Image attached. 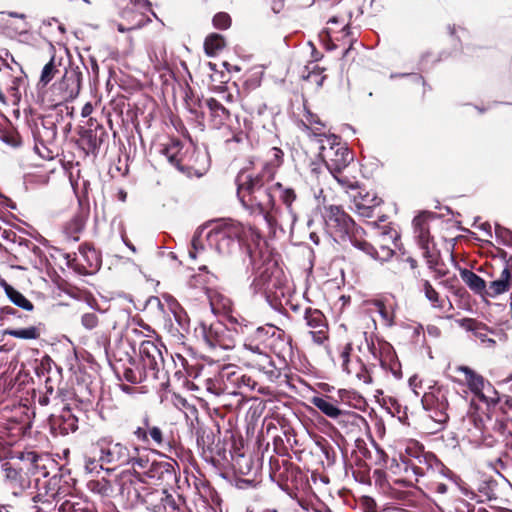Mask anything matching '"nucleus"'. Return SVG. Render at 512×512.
Masks as SVG:
<instances>
[{
    "label": "nucleus",
    "mask_w": 512,
    "mask_h": 512,
    "mask_svg": "<svg viewBox=\"0 0 512 512\" xmlns=\"http://www.w3.org/2000/svg\"><path fill=\"white\" fill-rule=\"evenodd\" d=\"M457 371L462 373L469 389L484 403L498 399V392L485 379L468 366H459Z\"/></svg>",
    "instance_id": "9b49d317"
},
{
    "label": "nucleus",
    "mask_w": 512,
    "mask_h": 512,
    "mask_svg": "<svg viewBox=\"0 0 512 512\" xmlns=\"http://www.w3.org/2000/svg\"><path fill=\"white\" fill-rule=\"evenodd\" d=\"M162 154L179 170H183L184 165L189 162L187 160V150L183 151V146L179 140H171V142L162 149Z\"/></svg>",
    "instance_id": "6ab92c4d"
},
{
    "label": "nucleus",
    "mask_w": 512,
    "mask_h": 512,
    "mask_svg": "<svg viewBox=\"0 0 512 512\" xmlns=\"http://www.w3.org/2000/svg\"><path fill=\"white\" fill-rule=\"evenodd\" d=\"M447 485L444 484V483H437L436 484V487H435V490L438 492V493H441V494H444L447 492Z\"/></svg>",
    "instance_id": "bf43d9fd"
},
{
    "label": "nucleus",
    "mask_w": 512,
    "mask_h": 512,
    "mask_svg": "<svg viewBox=\"0 0 512 512\" xmlns=\"http://www.w3.org/2000/svg\"><path fill=\"white\" fill-rule=\"evenodd\" d=\"M139 356L141 367H125L124 378L131 383H141L148 378L158 379L164 367L161 348L154 341L145 340L140 344Z\"/></svg>",
    "instance_id": "39448f33"
},
{
    "label": "nucleus",
    "mask_w": 512,
    "mask_h": 512,
    "mask_svg": "<svg viewBox=\"0 0 512 512\" xmlns=\"http://www.w3.org/2000/svg\"><path fill=\"white\" fill-rule=\"evenodd\" d=\"M464 283L475 293L486 296V282L476 273L464 269L460 273Z\"/></svg>",
    "instance_id": "a878e982"
},
{
    "label": "nucleus",
    "mask_w": 512,
    "mask_h": 512,
    "mask_svg": "<svg viewBox=\"0 0 512 512\" xmlns=\"http://www.w3.org/2000/svg\"><path fill=\"white\" fill-rule=\"evenodd\" d=\"M473 331L474 336L487 347H493L495 345V340L490 337V334H494V332L489 330L486 326L477 325L473 328Z\"/></svg>",
    "instance_id": "ea45409f"
},
{
    "label": "nucleus",
    "mask_w": 512,
    "mask_h": 512,
    "mask_svg": "<svg viewBox=\"0 0 512 512\" xmlns=\"http://www.w3.org/2000/svg\"><path fill=\"white\" fill-rule=\"evenodd\" d=\"M272 153H273L274 159L279 163L283 156V152L280 149L274 147V148H272Z\"/></svg>",
    "instance_id": "4d7b16f0"
},
{
    "label": "nucleus",
    "mask_w": 512,
    "mask_h": 512,
    "mask_svg": "<svg viewBox=\"0 0 512 512\" xmlns=\"http://www.w3.org/2000/svg\"><path fill=\"white\" fill-rule=\"evenodd\" d=\"M94 454L100 456L102 464H106L107 472L129 465L132 459L131 449L112 437H102L94 445Z\"/></svg>",
    "instance_id": "6e6552de"
},
{
    "label": "nucleus",
    "mask_w": 512,
    "mask_h": 512,
    "mask_svg": "<svg viewBox=\"0 0 512 512\" xmlns=\"http://www.w3.org/2000/svg\"><path fill=\"white\" fill-rule=\"evenodd\" d=\"M423 289L426 298L432 304L434 308L443 309L445 299H441L439 297V293L433 288L429 281H425L423 284Z\"/></svg>",
    "instance_id": "4c0bfd02"
},
{
    "label": "nucleus",
    "mask_w": 512,
    "mask_h": 512,
    "mask_svg": "<svg viewBox=\"0 0 512 512\" xmlns=\"http://www.w3.org/2000/svg\"><path fill=\"white\" fill-rule=\"evenodd\" d=\"M222 330L221 324L207 326L204 323L195 329L197 337L201 338L210 348L226 347L223 336L220 334Z\"/></svg>",
    "instance_id": "a211bd4d"
},
{
    "label": "nucleus",
    "mask_w": 512,
    "mask_h": 512,
    "mask_svg": "<svg viewBox=\"0 0 512 512\" xmlns=\"http://www.w3.org/2000/svg\"><path fill=\"white\" fill-rule=\"evenodd\" d=\"M368 349L375 360H379L384 368L388 359L392 357V346L385 341L368 343Z\"/></svg>",
    "instance_id": "393cba45"
},
{
    "label": "nucleus",
    "mask_w": 512,
    "mask_h": 512,
    "mask_svg": "<svg viewBox=\"0 0 512 512\" xmlns=\"http://www.w3.org/2000/svg\"><path fill=\"white\" fill-rule=\"evenodd\" d=\"M480 228L484 230L489 236H491V225L489 223H482Z\"/></svg>",
    "instance_id": "680f3d73"
},
{
    "label": "nucleus",
    "mask_w": 512,
    "mask_h": 512,
    "mask_svg": "<svg viewBox=\"0 0 512 512\" xmlns=\"http://www.w3.org/2000/svg\"><path fill=\"white\" fill-rule=\"evenodd\" d=\"M62 85L66 86V91L64 95V99H74L78 96L81 89V77L80 74L72 72L70 74H66Z\"/></svg>",
    "instance_id": "cd10ccee"
},
{
    "label": "nucleus",
    "mask_w": 512,
    "mask_h": 512,
    "mask_svg": "<svg viewBox=\"0 0 512 512\" xmlns=\"http://www.w3.org/2000/svg\"><path fill=\"white\" fill-rule=\"evenodd\" d=\"M164 299L166 301L168 309L173 314L176 322L179 324L181 328L185 329L188 325L186 312L183 310V308L180 306L177 300L172 296H164Z\"/></svg>",
    "instance_id": "c756f323"
},
{
    "label": "nucleus",
    "mask_w": 512,
    "mask_h": 512,
    "mask_svg": "<svg viewBox=\"0 0 512 512\" xmlns=\"http://www.w3.org/2000/svg\"><path fill=\"white\" fill-rule=\"evenodd\" d=\"M4 291L9 298V300L19 308H22L26 311H32L34 306L30 300H28L21 292L16 290L11 285L6 282L3 283Z\"/></svg>",
    "instance_id": "bb28decb"
},
{
    "label": "nucleus",
    "mask_w": 512,
    "mask_h": 512,
    "mask_svg": "<svg viewBox=\"0 0 512 512\" xmlns=\"http://www.w3.org/2000/svg\"><path fill=\"white\" fill-rule=\"evenodd\" d=\"M319 156L331 174L340 173L352 161L349 149L333 134L319 138Z\"/></svg>",
    "instance_id": "423d86ee"
},
{
    "label": "nucleus",
    "mask_w": 512,
    "mask_h": 512,
    "mask_svg": "<svg viewBox=\"0 0 512 512\" xmlns=\"http://www.w3.org/2000/svg\"><path fill=\"white\" fill-rule=\"evenodd\" d=\"M452 397L465 403V400L442 386L430 387L429 391L425 392L422 396L421 401L424 409L429 412L431 419L441 428L449 419V400Z\"/></svg>",
    "instance_id": "0eeeda50"
},
{
    "label": "nucleus",
    "mask_w": 512,
    "mask_h": 512,
    "mask_svg": "<svg viewBox=\"0 0 512 512\" xmlns=\"http://www.w3.org/2000/svg\"><path fill=\"white\" fill-rule=\"evenodd\" d=\"M37 485L41 486L39 492L32 497L33 502L51 503L56 495V490L51 488L52 480H44L43 482L37 480Z\"/></svg>",
    "instance_id": "7c9ffc66"
},
{
    "label": "nucleus",
    "mask_w": 512,
    "mask_h": 512,
    "mask_svg": "<svg viewBox=\"0 0 512 512\" xmlns=\"http://www.w3.org/2000/svg\"><path fill=\"white\" fill-rule=\"evenodd\" d=\"M42 334V324L18 329H6L3 335H9L21 340H37Z\"/></svg>",
    "instance_id": "5701e85b"
},
{
    "label": "nucleus",
    "mask_w": 512,
    "mask_h": 512,
    "mask_svg": "<svg viewBox=\"0 0 512 512\" xmlns=\"http://www.w3.org/2000/svg\"><path fill=\"white\" fill-rule=\"evenodd\" d=\"M273 170L265 166L261 173L251 174L240 172L236 178L237 196L243 207L252 214L260 215L269 224H277L273 214L275 201L272 195V186L267 182L273 178Z\"/></svg>",
    "instance_id": "f03ea898"
},
{
    "label": "nucleus",
    "mask_w": 512,
    "mask_h": 512,
    "mask_svg": "<svg viewBox=\"0 0 512 512\" xmlns=\"http://www.w3.org/2000/svg\"><path fill=\"white\" fill-rule=\"evenodd\" d=\"M268 346L263 345L259 342H256L247 337L243 344V359L246 361V357H251V355L260 354L266 352V348Z\"/></svg>",
    "instance_id": "58836bf2"
},
{
    "label": "nucleus",
    "mask_w": 512,
    "mask_h": 512,
    "mask_svg": "<svg viewBox=\"0 0 512 512\" xmlns=\"http://www.w3.org/2000/svg\"><path fill=\"white\" fill-rule=\"evenodd\" d=\"M56 66L54 64V59L52 58L42 69L40 81L44 85L48 84L54 77L56 72Z\"/></svg>",
    "instance_id": "c03bdc74"
},
{
    "label": "nucleus",
    "mask_w": 512,
    "mask_h": 512,
    "mask_svg": "<svg viewBox=\"0 0 512 512\" xmlns=\"http://www.w3.org/2000/svg\"><path fill=\"white\" fill-rule=\"evenodd\" d=\"M305 119L303 120V124L307 129L312 130L315 136H318L319 138H323L324 135H326L324 130V124L321 122L320 118L311 113L310 111H307L305 114Z\"/></svg>",
    "instance_id": "72a5a7b5"
},
{
    "label": "nucleus",
    "mask_w": 512,
    "mask_h": 512,
    "mask_svg": "<svg viewBox=\"0 0 512 512\" xmlns=\"http://www.w3.org/2000/svg\"><path fill=\"white\" fill-rule=\"evenodd\" d=\"M168 464L163 462H150V466L146 469L144 475L151 479H160L164 472L168 471Z\"/></svg>",
    "instance_id": "a19ab883"
},
{
    "label": "nucleus",
    "mask_w": 512,
    "mask_h": 512,
    "mask_svg": "<svg viewBox=\"0 0 512 512\" xmlns=\"http://www.w3.org/2000/svg\"><path fill=\"white\" fill-rule=\"evenodd\" d=\"M512 381V375L506 382ZM512 388V384H511ZM486 410L471 409L464 418V424L475 440L492 436L493 433L507 439L512 436V419L508 413L512 411V397L503 395L494 402H485Z\"/></svg>",
    "instance_id": "7ed1b4c3"
},
{
    "label": "nucleus",
    "mask_w": 512,
    "mask_h": 512,
    "mask_svg": "<svg viewBox=\"0 0 512 512\" xmlns=\"http://www.w3.org/2000/svg\"><path fill=\"white\" fill-rule=\"evenodd\" d=\"M81 323L86 329L91 330L98 325V316L93 312L86 313L82 316Z\"/></svg>",
    "instance_id": "09e8293b"
},
{
    "label": "nucleus",
    "mask_w": 512,
    "mask_h": 512,
    "mask_svg": "<svg viewBox=\"0 0 512 512\" xmlns=\"http://www.w3.org/2000/svg\"><path fill=\"white\" fill-rule=\"evenodd\" d=\"M495 233L498 238L502 240L505 245L512 246V232L507 228L496 224Z\"/></svg>",
    "instance_id": "de8ad7c7"
},
{
    "label": "nucleus",
    "mask_w": 512,
    "mask_h": 512,
    "mask_svg": "<svg viewBox=\"0 0 512 512\" xmlns=\"http://www.w3.org/2000/svg\"><path fill=\"white\" fill-rule=\"evenodd\" d=\"M244 235V225L231 218L207 221L196 230L188 255L193 260L208 261V247L221 257L232 258L241 253Z\"/></svg>",
    "instance_id": "f257e3e1"
},
{
    "label": "nucleus",
    "mask_w": 512,
    "mask_h": 512,
    "mask_svg": "<svg viewBox=\"0 0 512 512\" xmlns=\"http://www.w3.org/2000/svg\"><path fill=\"white\" fill-rule=\"evenodd\" d=\"M15 251L35 268H41L45 264L46 259L42 249L33 241L20 239Z\"/></svg>",
    "instance_id": "dca6fc26"
},
{
    "label": "nucleus",
    "mask_w": 512,
    "mask_h": 512,
    "mask_svg": "<svg viewBox=\"0 0 512 512\" xmlns=\"http://www.w3.org/2000/svg\"><path fill=\"white\" fill-rule=\"evenodd\" d=\"M228 378L236 384L238 387H248L250 389H254L256 382L251 379V377L246 375H238L236 372L227 373Z\"/></svg>",
    "instance_id": "79ce46f5"
},
{
    "label": "nucleus",
    "mask_w": 512,
    "mask_h": 512,
    "mask_svg": "<svg viewBox=\"0 0 512 512\" xmlns=\"http://www.w3.org/2000/svg\"><path fill=\"white\" fill-rule=\"evenodd\" d=\"M131 452H132V459H131V462L129 463V465L132 466V468L134 469V471H142L143 473H145L146 469L148 468V466H150V459L147 455H140L139 454V451H138V448H133L131 449Z\"/></svg>",
    "instance_id": "e433bc0d"
},
{
    "label": "nucleus",
    "mask_w": 512,
    "mask_h": 512,
    "mask_svg": "<svg viewBox=\"0 0 512 512\" xmlns=\"http://www.w3.org/2000/svg\"><path fill=\"white\" fill-rule=\"evenodd\" d=\"M3 14H7L8 16H10V17H14V18H19V19H21V20H23V21H24V20H25V18H26L25 14L17 13V12H11V11H9V12H3Z\"/></svg>",
    "instance_id": "13d9d810"
},
{
    "label": "nucleus",
    "mask_w": 512,
    "mask_h": 512,
    "mask_svg": "<svg viewBox=\"0 0 512 512\" xmlns=\"http://www.w3.org/2000/svg\"><path fill=\"white\" fill-rule=\"evenodd\" d=\"M412 470H413L414 474L417 475V476L418 475H423V471H422V469L420 467L413 466Z\"/></svg>",
    "instance_id": "e2e57ef3"
},
{
    "label": "nucleus",
    "mask_w": 512,
    "mask_h": 512,
    "mask_svg": "<svg viewBox=\"0 0 512 512\" xmlns=\"http://www.w3.org/2000/svg\"><path fill=\"white\" fill-rule=\"evenodd\" d=\"M355 205L359 210H369L373 207L380 205L381 199L377 197L374 192L358 191L357 195H354Z\"/></svg>",
    "instance_id": "c85d7f7f"
},
{
    "label": "nucleus",
    "mask_w": 512,
    "mask_h": 512,
    "mask_svg": "<svg viewBox=\"0 0 512 512\" xmlns=\"http://www.w3.org/2000/svg\"><path fill=\"white\" fill-rule=\"evenodd\" d=\"M148 435L157 445H161L163 443L162 431L160 428L156 426L150 428Z\"/></svg>",
    "instance_id": "3c124183"
},
{
    "label": "nucleus",
    "mask_w": 512,
    "mask_h": 512,
    "mask_svg": "<svg viewBox=\"0 0 512 512\" xmlns=\"http://www.w3.org/2000/svg\"><path fill=\"white\" fill-rule=\"evenodd\" d=\"M511 273L510 270L505 267L498 279L490 282L489 286H486V296L490 298H496L497 296L507 292L510 288Z\"/></svg>",
    "instance_id": "4be33fe9"
},
{
    "label": "nucleus",
    "mask_w": 512,
    "mask_h": 512,
    "mask_svg": "<svg viewBox=\"0 0 512 512\" xmlns=\"http://www.w3.org/2000/svg\"><path fill=\"white\" fill-rule=\"evenodd\" d=\"M65 264L81 273H92L99 269L101 259L98 252L87 244L80 245L78 253H64L57 250Z\"/></svg>",
    "instance_id": "9d476101"
},
{
    "label": "nucleus",
    "mask_w": 512,
    "mask_h": 512,
    "mask_svg": "<svg viewBox=\"0 0 512 512\" xmlns=\"http://www.w3.org/2000/svg\"><path fill=\"white\" fill-rule=\"evenodd\" d=\"M310 401L317 409L329 418L337 419L342 414V411L331 401L330 397L324 398L314 396Z\"/></svg>",
    "instance_id": "b1692460"
},
{
    "label": "nucleus",
    "mask_w": 512,
    "mask_h": 512,
    "mask_svg": "<svg viewBox=\"0 0 512 512\" xmlns=\"http://www.w3.org/2000/svg\"><path fill=\"white\" fill-rule=\"evenodd\" d=\"M224 98L228 102H231L233 100V96L231 94H227Z\"/></svg>",
    "instance_id": "69168bd1"
},
{
    "label": "nucleus",
    "mask_w": 512,
    "mask_h": 512,
    "mask_svg": "<svg viewBox=\"0 0 512 512\" xmlns=\"http://www.w3.org/2000/svg\"><path fill=\"white\" fill-rule=\"evenodd\" d=\"M139 6H145L148 4V0H133Z\"/></svg>",
    "instance_id": "0e129e2a"
},
{
    "label": "nucleus",
    "mask_w": 512,
    "mask_h": 512,
    "mask_svg": "<svg viewBox=\"0 0 512 512\" xmlns=\"http://www.w3.org/2000/svg\"><path fill=\"white\" fill-rule=\"evenodd\" d=\"M338 174L339 173H334L332 175L341 186L352 189L355 188L354 184L347 177H340Z\"/></svg>",
    "instance_id": "603ef678"
},
{
    "label": "nucleus",
    "mask_w": 512,
    "mask_h": 512,
    "mask_svg": "<svg viewBox=\"0 0 512 512\" xmlns=\"http://www.w3.org/2000/svg\"><path fill=\"white\" fill-rule=\"evenodd\" d=\"M104 466H106V464H102L100 456H97L96 454L94 457L87 458L85 461V469L89 473H98L100 470L104 469Z\"/></svg>",
    "instance_id": "a18cd8bd"
},
{
    "label": "nucleus",
    "mask_w": 512,
    "mask_h": 512,
    "mask_svg": "<svg viewBox=\"0 0 512 512\" xmlns=\"http://www.w3.org/2000/svg\"><path fill=\"white\" fill-rule=\"evenodd\" d=\"M83 229L84 221L82 220V218L74 217L65 225L64 233L67 239L72 241H78L79 234L83 231Z\"/></svg>",
    "instance_id": "f704fd0d"
},
{
    "label": "nucleus",
    "mask_w": 512,
    "mask_h": 512,
    "mask_svg": "<svg viewBox=\"0 0 512 512\" xmlns=\"http://www.w3.org/2000/svg\"><path fill=\"white\" fill-rule=\"evenodd\" d=\"M26 85L22 71H15L3 60H0V102H11L16 105L21 99V89Z\"/></svg>",
    "instance_id": "1a4fd4ad"
},
{
    "label": "nucleus",
    "mask_w": 512,
    "mask_h": 512,
    "mask_svg": "<svg viewBox=\"0 0 512 512\" xmlns=\"http://www.w3.org/2000/svg\"><path fill=\"white\" fill-rule=\"evenodd\" d=\"M277 287V281L270 273H268V269L263 270L260 274L253 280L251 284V289L254 293H263L267 299L270 301L271 295L274 293V289Z\"/></svg>",
    "instance_id": "aec40b11"
},
{
    "label": "nucleus",
    "mask_w": 512,
    "mask_h": 512,
    "mask_svg": "<svg viewBox=\"0 0 512 512\" xmlns=\"http://www.w3.org/2000/svg\"><path fill=\"white\" fill-rule=\"evenodd\" d=\"M413 226L419 246L430 244L429 228L424 217H415L413 220Z\"/></svg>",
    "instance_id": "2f4dec72"
},
{
    "label": "nucleus",
    "mask_w": 512,
    "mask_h": 512,
    "mask_svg": "<svg viewBox=\"0 0 512 512\" xmlns=\"http://www.w3.org/2000/svg\"><path fill=\"white\" fill-rule=\"evenodd\" d=\"M374 311L377 312L382 318L383 324L385 326H392L394 324V312L392 307H387L381 301H375L373 303Z\"/></svg>",
    "instance_id": "c9c22d12"
},
{
    "label": "nucleus",
    "mask_w": 512,
    "mask_h": 512,
    "mask_svg": "<svg viewBox=\"0 0 512 512\" xmlns=\"http://www.w3.org/2000/svg\"><path fill=\"white\" fill-rule=\"evenodd\" d=\"M352 352V344L347 343L340 354L342 363V370L346 372L348 375L355 376L359 381L370 384L372 382V378L366 369L364 363L357 358L356 360L352 361L350 359V354Z\"/></svg>",
    "instance_id": "4468645a"
},
{
    "label": "nucleus",
    "mask_w": 512,
    "mask_h": 512,
    "mask_svg": "<svg viewBox=\"0 0 512 512\" xmlns=\"http://www.w3.org/2000/svg\"><path fill=\"white\" fill-rule=\"evenodd\" d=\"M352 392L346 389L338 390V397L342 402H349L352 396Z\"/></svg>",
    "instance_id": "5fc2aeb1"
},
{
    "label": "nucleus",
    "mask_w": 512,
    "mask_h": 512,
    "mask_svg": "<svg viewBox=\"0 0 512 512\" xmlns=\"http://www.w3.org/2000/svg\"><path fill=\"white\" fill-rule=\"evenodd\" d=\"M415 381H416V377H412V378H410V380H409V384H410V386H414V387H416V386H415V384H414V382H415Z\"/></svg>",
    "instance_id": "338daca9"
},
{
    "label": "nucleus",
    "mask_w": 512,
    "mask_h": 512,
    "mask_svg": "<svg viewBox=\"0 0 512 512\" xmlns=\"http://www.w3.org/2000/svg\"><path fill=\"white\" fill-rule=\"evenodd\" d=\"M306 325L310 328V334L314 343L324 344L328 339V325L325 316L318 309L307 308L304 314Z\"/></svg>",
    "instance_id": "ddd939ff"
},
{
    "label": "nucleus",
    "mask_w": 512,
    "mask_h": 512,
    "mask_svg": "<svg viewBox=\"0 0 512 512\" xmlns=\"http://www.w3.org/2000/svg\"><path fill=\"white\" fill-rule=\"evenodd\" d=\"M213 25L217 29H227L231 25V18L227 13L220 12L214 16Z\"/></svg>",
    "instance_id": "49530a36"
},
{
    "label": "nucleus",
    "mask_w": 512,
    "mask_h": 512,
    "mask_svg": "<svg viewBox=\"0 0 512 512\" xmlns=\"http://www.w3.org/2000/svg\"><path fill=\"white\" fill-rule=\"evenodd\" d=\"M248 338L259 342L263 345L274 347V340H280L282 342V349L279 352H283L285 349H290L291 338L286 335V333L273 325L267 324L265 326H260L256 328Z\"/></svg>",
    "instance_id": "f8f14e48"
},
{
    "label": "nucleus",
    "mask_w": 512,
    "mask_h": 512,
    "mask_svg": "<svg viewBox=\"0 0 512 512\" xmlns=\"http://www.w3.org/2000/svg\"><path fill=\"white\" fill-rule=\"evenodd\" d=\"M92 112H93V106L90 102H88L83 106V108L81 110V116L84 118L88 117L91 115Z\"/></svg>",
    "instance_id": "6e6d98bb"
},
{
    "label": "nucleus",
    "mask_w": 512,
    "mask_h": 512,
    "mask_svg": "<svg viewBox=\"0 0 512 512\" xmlns=\"http://www.w3.org/2000/svg\"><path fill=\"white\" fill-rule=\"evenodd\" d=\"M225 46L223 37L219 34H210L204 42L205 52L208 56L216 55Z\"/></svg>",
    "instance_id": "473e14b6"
},
{
    "label": "nucleus",
    "mask_w": 512,
    "mask_h": 512,
    "mask_svg": "<svg viewBox=\"0 0 512 512\" xmlns=\"http://www.w3.org/2000/svg\"><path fill=\"white\" fill-rule=\"evenodd\" d=\"M6 476L9 479H16L18 476V472L15 469H7L6 470Z\"/></svg>",
    "instance_id": "052dcab7"
},
{
    "label": "nucleus",
    "mask_w": 512,
    "mask_h": 512,
    "mask_svg": "<svg viewBox=\"0 0 512 512\" xmlns=\"http://www.w3.org/2000/svg\"><path fill=\"white\" fill-rule=\"evenodd\" d=\"M133 434L140 441H143V442L148 441V432L146 431V429L144 427H138L136 430H134Z\"/></svg>",
    "instance_id": "864d4df0"
},
{
    "label": "nucleus",
    "mask_w": 512,
    "mask_h": 512,
    "mask_svg": "<svg viewBox=\"0 0 512 512\" xmlns=\"http://www.w3.org/2000/svg\"><path fill=\"white\" fill-rule=\"evenodd\" d=\"M210 111L211 123L214 128H221L229 118V111L216 99L209 98L205 101Z\"/></svg>",
    "instance_id": "412c9836"
},
{
    "label": "nucleus",
    "mask_w": 512,
    "mask_h": 512,
    "mask_svg": "<svg viewBox=\"0 0 512 512\" xmlns=\"http://www.w3.org/2000/svg\"><path fill=\"white\" fill-rule=\"evenodd\" d=\"M323 217L326 231L335 241L349 239L355 248L375 260H387L393 256L394 252L389 247L381 246L378 251L367 241L359 239L360 230L342 207L336 205L325 207Z\"/></svg>",
    "instance_id": "20e7f679"
},
{
    "label": "nucleus",
    "mask_w": 512,
    "mask_h": 512,
    "mask_svg": "<svg viewBox=\"0 0 512 512\" xmlns=\"http://www.w3.org/2000/svg\"><path fill=\"white\" fill-rule=\"evenodd\" d=\"M420 248L422 249L423 256L427 259L428 263L433 264L436 262V255L430 244L422 245Z\"/></svg>",
    "instance_id": "8fccbe9b"
},
{
    "label": "nucleus",
    "mask_w": 512,
    "mask_h": 512,
    "mask_svg": "<svg viewBox=\"0 0 512 512\" xmlns=\"http://www.w3.org/2000/svg\"><path fill=\"white\" fill-rule=\"evenodd\" d=\"M273 192L278 193V197L280 201L285 205L287 210V222L290 226V229H293L295 225L298 215L293 208V203L295 202L297 195L293 188L284 186L280 182L274 183L272 185Z\"/></svg>",
    "instance_id": "f3484780"
},
{
    "label": "nucleus",
    "mask_w": 512,
    "mask_h": 512,
    "mask_svg": "<svg viewBox=\"0 0 512 512\" xmlns=\"http://www.w3.org/2000/svg\"><path fill=\"white\" fill-rule=\"evenodd\" d=\"M245 364L263 373L270 381H274L280 376L279 370L276 368L267 351L246 357Z\"/></svg>",
    "instance_id": "2eb2a0df"
},
{
    "label": "nucleus",
    "mask_w": 512,
    "mask_h": 512,
    "mask_svg": "<svg viewBox=\"0 0 512 512\" xmlns=\"http://www.w3.org/2000/svg\"><path fill=\"white\" fill-rule=\"evenodd\" d=\"M328 22L329 23H338V18L337 17H332Z\"/></svg>",
    "instance_id": "774afa93"
},
{
    "label": "nucleus",
    "mask_w": 512,
    "mask_h": 512,
    "mask_svg": "<svg viewBox=\"0 0 512 512\" xmlns=\"http://www.w3.org/2000/svg\"><path fill=\"white\" fill-rule=\"evenodd\" d=\"M11 318L21 319L19 312L11 306L0 308V326H4L11 321Z\"/></svg>",
    "instance_id": "37998d69"
}]
</instances>
